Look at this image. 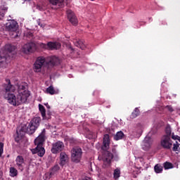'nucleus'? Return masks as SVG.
Here are the masks:
<instances>
[{"mask_svg": "<svg viewBox=\"0 0 180 180\" xmlns=\"http://www.w3.org/2000/svg\"><path fill=\"white\" fill-rule=\"evenodd\" d=\"M152 139L149 136L145 137L143 142H142V150L144 151H148L152 146Z\"/></svg>", "mask_w": 180, "mask_h": 180, "instance_id": "obj_16", "label": "nucleus"}, {"mask_svg": "<svg viewBox=\"0 0 180 180\" xmlns=\"http://www.w3.org/2000/svg\"><path fill=\"white\" fill-rule=\"evenodd\" d=\"M24 1H30V0H24Z\"/></svg>", "mask_w": 180, "mask_h": 180, "instance_id": "obj_40", "label": "nucleus"}, {"mask_svg": "<svg viewBox=\"0 0 180 180\" xmlns=\"http://www.w3.org/2000/svg\"><path fill=\"white\" fill-rule=\"evenodd\" d=\"M163 166L165 169H170L173 168V164L169 162H165Z\"/></svg>", "mask_w": 180, "mask_h": 180, "instance_id": "obj_29", "label": "nucleus"}, {"mask_svg": "<svg viewBox=\"0 0 180 180\" xmlns=\"http://www.w3.org/2000/svg\"><path fill=\"white\" fill-rule=\"evenodd\" d=\"M4 91H0V97L1 94H4V98L8 101V103L14 106L26 103L27 98L30 96L28 90L25 85H19L17 96L13 93L15 91L14 85H13L9 79H6V82L3 84Z\"/></svg>", "mask_w": 180, "mask_h": 180, "instance_id": "obj_1", "label": "nucleus"}, {"mask_svg": "<svg viewBox=\"0 0 180 180\" xmlns=\"http://www.w3.org/2000/svg\"><path fill=\"white\" fill-rule=\"evenodd\" d=\"M15 162L18 167L20 169H22V165L25 163L24 158L22 155H18L17 156Z\"/></svg>", "mask_w": 180, "mask_h": 180, "instance_id": "obj_19", "label": "nucleus"}, {"mask_svg": "<svg viewBox=\"0 0 180 180\" xmlns=\"http://www.w3.org/2000/svg\"><path fill=\"white\" fill-rule=\"evenodd\" d=\"M46 129H44L37 139H35V141H34L37 148L31 150V152H32L33 154H37V155L40 158L44 157L45 154V149L43 147V145L46 141Z\"/></svg>", "mask_w": 180, "mask_h": 180, "instance_id": "obj_5", "label": "nucleus"}, {"mask_svg": "<svg viewBox=\"0 0 180 180\" xmlns=\"http://www.w3.org/2000/svg\"><path fill=\"white\" fill-rule=\"evenodd\" d=\"M165 133L166 134L164 135L163 136H168L169 138H171V135H172V129L169 126L166 127L165 128Z\"/></svg>", "mask_w": 180, "mask_h": 180, "instance_id": "obj_27", "label": "nucleus"}, {"mask_svg": "<svg viewBox=\"0 0 180 180\" xmlns=\"http://www.w3.org/2000/svg\"><path fill=\"white\" fill-rule=\"evenodd\" d=\"M176 139L180 142V136H177Z\"/></svg>", "mask_w": 180, "mask_h": 180, "instance_id": "obj_38", "label": "nucleus"}, {"mask_svg": "<svg viewBox=\"0 0 180 180\" xmlns=\"http://www.w3.org/2000/svg\"><path fill=\"white\" fill-rule=\"evenodd\" d=\"M178 136H175L174 134L172 135V139H174V140H176L178 137Z\"/></svg>", "mask_w": 180, "mask_h": 180, "instance_id": "obj_35", "label": "nucleus"}, {"mask_svg": "<svg viewBox=\"0 0 180 180\" xmlns=\"http://www.w3.org/2000/svg\"><path fill=\"white\" fill-rule=\"evenodd\" d=\"M166 108H167V109L168 110V111H169L170 112H174L173 108H172V106H170V105L166 106Z\"/></svg>", "mask_w": 180, "mask_h": 180, "instance_id": "obj_34", "label": "nucleus"}, {"mask_svg": "<svg viewBox=\"0 0 180 180\" xmlns=\"http://www.w3.org/2000/svg\"><path fill=\"white\" fill-rule=\"evenodd\" d=\"M17 25L18 23L14 20L9 21L6 25V29L8 31L14 32L15 37H18V33L16 32V30L18 29Z\"/></svg>", "mask_w": 180, "mask_h": 180, "instance_id": "obj_13", "label": "nucleus"}, {"mask_svg": "<svg viewBox=\"0 0 180 180\" xmlns=\"http://www.w3.org/2000/svg\"><path fill=\"white\" fill-rule=\"evenodd\" d=\"M15 49V46L8 44L0 50V68L6 67L8 62L13 58V53Z\"/></svg>", "mask_w": 180, "mask_h": 180, "instance_id": "obj_4", "label": "nucleus"}, {"mask_svg": "<svg viewBox=\"0 0 180 180\" xmlns=\"http://www.w3.org/2000/svg\"><path fill=\"white\" fill-rule=\"evenodd\" d=\"M46 94H49L50 95H54V94H58V91H56V90H55L53 86L50 85L49 87L46 88Z\"/></svg>", "mask_w": 180, "mask_h": 180, "instance_id": "obj_21", "label": "nucleus"}, {"mask_svg": "<svg viewBox=\"0 0 180 180\" xmlns=\"http://www.w3.org/2000/svg\"><path fill=\"white\" fill-rule=\"evenodd\" d=\"M4 151V143H0V157H1Z\"/></svg>", "mask_w": 180, "mask_h": 180, "instance_id": "obj_33", "label": "nucleus"}, {"mask_svg": "<svg viewBox=\"0 0 180 180\" xmlns=\"http://www.w3.org/2000/svg\"><path fill=\"white\" fill-rule=\"evenodd\" d=\"M39 110L41 113V117H44L45 116V113H46V109L44 108V105L39 104Z\"/></svg>", "mask_w": 180, "mask_h": 180, "instance_id": "obj_26", "label": "nucleus"}, {"mask_svg": "<svg viewBox=\"0 0 180 180\" xmlns=\"http://www.w3.org/2000/svg\"><path fill=\"white\" fill-rule=\"evenodd\" d=\"M173 145V141L171 139V137L169 136H162L160 141V146L165 150H171Z\"/></svg>", "mask_w": 180, "mask_h": 180, "instance_id": "obj_9", "label": "nucleus"}, {"mask_svg": "<svg viewBox=\"0 0 180 180\" xmlns=\"http://www.w3.org/2000/svg\"><path fill=\"white\" fill-rule=\"evenodd\" d=\"M60 169V166L58 165H55L53 167H52L50 169L49 172H46L44 174V180H49L53 178L56 174V173L59 172Z\"/></svg>", "mask_w": 180, "mask_h": 180, "instance_id": "obj_11", "label": "nucleus"}, {"mask_svg": "<svg viewBox=\"0 0 180 180\" xmlns=\"http://www.w3.org/2000/svg\"><path fill=\"white\" fill-rule=\"evenodd\" d=\"M66 13H67L68 19L69 20V21L74 25H77L78 20L75 13L72 10H68Z\"/></svg>", "mask_w": 180, "mask_h": 180, "instance_id": "obj_14", "label": "nucleus"}, {"mask_svg": "<svg viewBox=\"0 0 180 180\" xmlns=\"http://www.w3.org/2000/svg\"><path fill=\"white\" fill-rule=\"evenodd\" d=\"M18 172L17 169L15 168L14 167H11L10 168V176L15 177L18 176Z\"/></svg>", "mask_w": 180, "mask_h": 180, "instance_id": "obj_22", "label": "nucleus"}, {"mask_svg": "<svg viewBox=\"0 0 180 180\" xmlns=\"http://www.w3.org/2000/svg\"><path fill=\"white\" fill-rule=\"evenodd\" d=\"M110 140L108 134H105L103 137V146L101 150H103V155L98 156V160H103V166L108 167L110 165L111 161L113 159L112 153L108 151L110 148Z\"/></svg>", "mask_w": 180, "mask_h": 180, "instance_id": "obj_3", "label": "nucleus"}, {"mask_svg": "<svg viewBox=\"0 0 180 180\" xmlns=\"http://www.w3.org/2000/svg\"><path fill=\"white\" fill-rule=\"evenodd\" d=\"M7 11V8H4L2 9H0V20H2L3 18L4 17L5 15V13Z\"/></svg>", "mask_w": 180, "mask_h": 180, "instance_id": "obj_30", "label": "nucleus"}, {"mask_svg": "<svg viewBox=\"0 0 180 180\" xmlns=\"http://www.w3.org/2000/svg\"><path fill=\"white\" fill-rule=\"evenodd\" d=\"M139 115H140V110H139V109L138 108H135V110L131 113V115L130 116V118L131 119H135L136 117H137Z\"/></svg>", "mask_w": 180, "mask_h": 180, "instance_id": "obj_23", "label": "nucleus"}, {"mask_svg": "<svg viewBox=\"0 0 180 180\" xmlns=\"http://www.w3.org/2000/svg\"><path fill=\"white\" fill-rule=\"evenodd\" d=\"M49 3L53 6H56L58 8H62L64 6L65 0H49Z\"/></svg>", "mask_w": 180, "mask_h": 180, "instance_id": "obj_18", "label": "nucleus"}, {"mask_svg": "<svg viewBox=\"0 0 180 180\" xmlns=\"http://www.w3.org/2000/svg\"><path fill=\"white\" fill-rule=\"evenodd\" d=\"M65 148V144L63 141H58L52 144V148L51 151L52 154H58V153H61Z\"/></svg>", "mask_w": 180, "mask_h": 180, "instance_id": "obj_10", "label": "nucleus"}, {"mask_svg": "<svg viewBox=\"0 0 180 180\" xmlns=\"http://www.w3.org/2000/svg\"><path fill=\"white\" fill-rule=\"evenodd\" d=\"M41 121V120L40 117H34L31 120L30 124H28L27 127L26 126H23L20 130L18 129L17 136L15 138V141L19 143L24 136L25 133L33 134L39 127Z\"/></svg>", "mask_w": 180, "mask_h": 180, "instance_id": "obj_2", "label": "nucleus"}, {"mask_svg": "<svg viewBox=\"0 0 180 180\" xmlns=\"http://www.w3.org/2000/svg\"><path fill=\"white\" fill-rule=\"evenodd\" d=\"M48 62L46 61V59L43 56H39L37 58V61L34 63V71L35 72H40L43 67L48 68Z\"/></svg>", "mask_w": 180, "mask_h": 180, "instance_id": "obj_7", "label": "nucleus"}, {"mask_svg": "<svg viewBox=\"0 0 180 180\" xmlns=\"http://www.w3.org/2000/svg\"><path fill=\"white\" fill-rule=\"evenodd\" d=\"M154 171H155V172L157 173V174H160V173H162V171H163V167L161 166V165H159V164H157V165H155V167H154Z\"/></svg>", "mask_w": 180, "mask_h": 180, "instance_id": "obj_24", "label": "nucleus"}, {"mask_svg": "<svg viewBox=\"0 0 180 180\" xmlns=\"http://www.w3.org/2000/svg\"><path fill=\"white\" fill-rule=\"evenodd\" d=\"M60 165L61 167H63L67 164L68 161V156L65 153L61 152L60 153Z\"/></svg>", "mask_w": 180, "mask_h": 180, "instance_id": "obj_17", "label": "nucleus"}, {"mask_svg": "<svg viewBox=\"0 0 180 180\" xmlns=\"http://www.w3.org/2000/svg\"><path fill=\"white\" fill-rule=\"evenodd\" d=\"M60 63V59L56 56H51L49 62L46 63L47 68L50 69Z\"/></svg>", "mask_w": 180, "mask_h": 180, "instance_id": "obj_15", "label": "nucleus"}, {"mask_svg": "<svg viewBox=\"0 0 180 180\" xmlns=\"http://www.w3.org/2000/svg\"><path fill=\"white\" fill-rule=\"evenodd\" d=\"M82 159V148L79 146L73 147L71 150V161L73 163L79 164Z\"/></svg>", "mask_w": 180, "mask_h": 180, "instance_id": "obj_6", "label": "nucleus"}, {"mask_svg": "<svg viewBox=\"0 0 180 180\" xmlns=\"http://www.w3.org/2000/svg\"><path fill=\"white\" fill-rule=\"evenodd\" d=\"M179 147V143L178 141H176V143L173 144L172 151H178Z\"/></svg>", "mask_w": 180, "mask_h": 180, "instance_id": "obj_32", "label": "nucleus"}, {"mask_svg": "<svg viewBox=\"0 0 180 180\" xmlns=\"http://www.w3.org/2000/svg\"><path fill=\"white\" fill-rule=\"evenodd\" d=\"M91 1H96V0H91Z\"/></svg>", "mask_w": 180, "mask_h": 180, "instance_id": "obj_41", "label": "nucleus"}, {"mask_svg": "<svg viewBox=\"0 0 180 180\" xmlns=\"http://www.w3.org/2000/svg\"><path fill=\"white\" fill-rule=\"evenodd\" d=\"M74 44L75 46H76V47L79 48L82 50L85 49V44H84V41H82V40L76 39L74 41Z\"/></svg>", "mask_w": 180, "mask_h": 180, "instance_id": "obj_20", "label": "nucleus"}, {"mask_svg": "<svg viewBox=\"0 0 180 180\" xmlns=\"http://www.w3.org/2000/svg\"><path fill=\"white\" fill-rule=\"evenodd\" d=\"M51 115H52L51 112H50V110H48L46 112V114L45 113L44 116L42 117V119L45 120H49L51 119Z\"/></svg>", "mask_w": 180, "mask_h": 180, "instance_id": "obj_28", "label": "nucleus"}, {"mask_svg": "<svg viewBox=\"0 0 180 180\" xmlns=\"http://www.w3.org/2000/svg\"><path fill=\"white\" fill-rule=\"evenodd\" d=\"M124 136V134L122 131H118L116 135L114 136L115 141L122 139Z\"/></svg>", "mask_w": 180, "mask_h": 180, "instance_id": "obj_25", "label": "nucleus"}, {"mask_svg": "<svg viewBox=\"0 0 180 180\" xmlns=\"http://www.w3.org/2000/svg\"><path fill=\"white\" fill-rule=\"evenodd\" d=\"M83 180H92V179H91V178H89V177H86V178L84 179Z\"/></svg>", "mask_w": 180, "mask_h": 180, "instance_id": "obj_36", "label": "nucleus"}, {"mask_svg": "<svg viewBox=\"0 0 180 180\" xmlns=\"http://www.w3.org/2000/svg\"><path fill=\"white\" fill-rule=\"evenodd\" d=\"M46 108H48V109H51V106H50V105H49L48 104H46Z\"/></svg>", "mask_w": 180, "mask_h": 180, "instance_id": "obj_37", "label": "nucleus"}, {"mask_svg": "<svg viewBox=\"0 0 180 180\" xmlns=\"http://www.w3.org/2000/svg\"><path fill=\"white\" fill-rule=\"evenodd\" d=\"M70 143H72L74 142V140L72 139V140L70 141Z\"/></svg>", "mask_w": 180, "mask_h": 180, "instance_id": "obj_39", "label": "nucleus"}, {"mask_svg": "<svg viewBox=\"0 0 180 180\" xmlns=\"http://www.w3.org/2000/svg\"><path fill=\"white\" fill-rule=\"evenodd\" d=\"M40 47L44 49H49L51 51L58 50L61 47V44L59 42H52L49 41L46 44H40Z\"/></svg>", "mask_w": 180, "mask_h": 180, "instance_id": "obj_8", "label": "nucleus"}, {"mask_svg": "<svg viewBox=\"0 0 180 180\" xmlns=\"http://www.w3.org/2000/svg\"><path fill=\"white\" fill-rule=\"evenodd\" d=\"M36 50V44L33 42L27 43L22 49L25 54L32 53Z\"/></svg>", "mask_w": 180, "mask_h": 180, "instance_id": "obj_12", "label": "nucleus"}, {"mask_svg": "<svg viewBox=\"0 0 180 180\" xmlns=\"http://www.w3.org/2000/svg\"><path fill=\"white\" fill-rule=\"evenodd\" d=\"M120 176V171L117 169H115L114 177L115 179H117Z\"/></svg>", "mask_w": 180, "mask_h": 180, "instance_id": "obj_31", "label": "nucleus"}]
</instances>
